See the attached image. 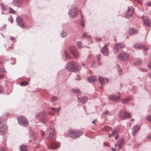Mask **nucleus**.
<instances>
[{
    "mask_svg": "<svg viewBox=\"0 0 151 151\" xmlns=\"http://www.w3.org/2000/svg\"><path fill=\"white\" fill-rule=\"evenodd\" d=\"M78 63L76 62L73 61L68 63L67 68L70 71L76 72L78 70Z\"/></svg>",
    "mask_w": 151,
    "mask_h": 151,
    "instance_id": "nucleus-1",
    "label": "nucleus"
},
{
    "mask_svg": "<svg viewBox=\"0 0 151 151\" xmlns=\"http://www.w3.org/2000/svg\"><path fill=\"white\" fill-rule=\"evenodd\" d=\"M118 115L119 118L122 120L127 119L131 117L129 113L123 110L119 111Z\"/></svg>",
    "mask_w": 151,
    "mask_h": 151,
    "instance_id": "nucleus-2",
    "label": "nucleus"
},
{
    "mask_svg": "<svg viewBox=\"0 0 151 151\" xmlns=\"http://www.w3.org/2000/svg\"><path fill=\"white\" fill-rule=\"evenodd\" d=\"M17 120L20 125L24 127L29 125V122L25 117L22 116H19L17 118Z\"/></svg>",
    "mask_w": 151,
    "mask_h": 151,
    "instance_id": "nucleus-3",
    "label": "nucleus"
},
{
    "mask_svg": "<svg viewBox=\"0 0 151 151\" xmlns=\"http://www.w3.org/2000/svg\"><path fill=\"white\" fill-rule=\"evenodd\" d=\"M82 133L81 131H70L68 134V136L69 137L73 139L76 138L77 137L80 136L82 135Z\"/></svg>",
    "mask_w": 151,
    "mask_h": 151,
    "instance_id": "nucleus-4",
    "label": "nucleus"
},
{
    "mask_svg": "<svg viewBox=\"0 0 151 151\" xmlns=\"http://www.w3.org/2000/svg\"><path fill=\"white\" fill-rule=\"evenodd\" d=\"M69 50L74 57L77 58L78 57V52L76 47L74 46H70L69 47Z\"/></svg>",
    "mask_w": 151,
    "mask_h": 151,
    "instance_id": "nucleus-5",
    "label": "nucleus"
},
{
    "mask_svg": "<svg viewBox=\"0 0 151 151\" xmlns=\"http://www.w3.org/2000/svg\"><path fill=\"white\" fill-rule=\"evenodd\" d=\"M69 14L72 17H75L78 14V11L77 8L76 6L72 7L68 12Z\"/></svg>",
    "mask_w": 151,
    "mask_h": 151,
    "instance_id": "nucleus-6",
    "label": "nucleus"
},
{
    "mask_svg": "<svg viewBox=\"0 0 151 151\" xmlns=\"http://www.w3.org/2000/svg\"><path fill=\"white\" fill-rule=\"evenodd\" d=\"M118 59L121 60L127 61L129 58V55L127 53L122 52L119 54L117 56Z\"/></svg>",
    "mask_w": 151,
    "mask_h": 151,
    "instance_id": "nucleus-7",
    "label": "nucleus"
},
{
    "mask_svg": "<svg viewBox=\"0 0 151 151\" xmlns=\"http://www.w3.org/2000/svg\"><path fill=\"white\" fill-rule=\"evenodd\" d=\"M7 127L2 122L0 121V134L4 135L6 133Z\"/></svg>",
    "mask_w": 151,
    "mask_h": 151,
    "instance_id": "nucleus-8",
    "label": "nucleus"
},
{
    "mask_svg": "<svg viewBox=\"0 0 151 151\" xmlns=\"http://www.w3.org/2000/svg\"><path fill=\"white\" fill-rule=\"evenodd\" d=\"M0 5L1 6V9L4 11L7 10L8 12H7V13H11L12 14H15V11L13 9L10 7H9L7 9L6 7L3 4L1 3Z\"/></svg>",
    "mask_w": 151,
    "mask_h": 151,
    "instance_id": "nucleus-9",
    "label": "nucleus"
},
{
    "mask_svg": "<svg viewBox=\"0 0 151 151\" xmlns=\"http://www.w3.org/2000/svg\"><path fill=\"white\" fill-rule=\"evenodd\" d=\"M47 120V115L46 114V112L44 111L40 116L39 121L40 122L44 123Z\"/></svg>",
    "mask_w": 151,
    "mask_h": 151,
    "instance_id": "nucleus-10",
    "label": "nucleus"
},
{
    "mask_svg": "<svg viewBox=\"0 0 151 151\" xmlns=\"http://www.w3.org/2000/svg\"><path fill=\"white\" fill-rule=\"evenodd\" d=\"M109 45V44L105 45L101 50V53L104 55L108 56L109 55V51L107 47Z\"/></svg>",
    "mask_w": 151,
    "mask_h": 151,
    "instance_id": "nucleus-11",
    "label": "nucleus"
},
{
    "mask_svg": "<svg viewBox=\"0 0 151 151\" xmlns=\"http://www.w3.org/2000/svg\"><path fill=\"white\" fill-rule=\"evenodd\" d=\"M134 11L132 6H129L128 9V10L125 15L126 17L129 18L131 17L133 14Z\"/></svg>",
    "mask_w": 151,
    "mask_h": 151,
    "instance_id": "nucleus-12",
    "label": "nucleus"
},
{
    "mask_svg": "<svg viewBox=\"0 0 151 151\" xmlns=\"http://www.w3.org/2000/svg\"><path fill=\"white\" fill-rule=\"evenodd\" d=\"M16 22L18 25L21 27L23 28H25L27 26L23 22L21 18L20 17H18L16 19Z\"/></svg>",
    "mask_w": 151,
    "mask_h": 151,
    "instance_id": "nucleus-13",
    "label": "nucleus"
},
{
    "mask_svg": "<svg viewBox=\"0 0 151 151\" xmlns=\"http://www.w3.org/2000/svg\"><path fill=\"white\" fill-rule=\"evenodd\" d=\"M121 95L116 96L114 95H112L109 96V99L114 101H115L119 102L120 101V97Z\"/></svg>",
    "mask_w": 151,
    "mask_h": 151,
    "instance_id": "nucleus-14",
    "label": "nucleus"
},
{
    "mask_svg": "<svg viewBox=\"0 0 151 151\" xmlns=\"http://www.w3.org/2000/svg\"><path fill=\"white\" fill-rule=\"evenodd\" d=\"M124 47L123 45L120 44H115L114 46V50L115 52L117 53L122 48Z\"/></svg>",
    "mask_w": 151,
    "mask_h": 151,
    "instance_id": "nucleus-15",
    "label": "nucleus"
},
{
    "mask_svg": "<svg viewBox=\"0 0 151 151\" xmlns=\"http://www.w3.org/2000/svg\"><path fill=\"white\" fill-rule=\"evenodd\" d=\"M142 18L143 19V23L144 25L149 27H151V22L148 19V18L146 17H143Z\"/></svg>",
    "mask_w": 151,
    "mask_h": 151,
    "instance_id": "nucleus-16",
    "label": "nucleus"
},
{
    "mask_svg": "<svg viewBox=\"0 0 151 151\" xmlns=\"http://www.w3.org/2000/svg\"><path fill=\"white\" fill-rule=\"evenodd\" d=\"M139 127L138 125L134 126L132 128L133 130L132 132V134L134 136H135L137 132L139 131Z\"/></svg>",
    "mask_w": 151,
    "mask_h": 151,
    "instance_id": "nucleus-17",
    "label": "nucleus"
},
{
    "mask_svg": "<svg viewBox=\"0 0 151 151\" xmlns=\"http://www.w3.org/2000/svg\"><path fill=\"white\" fill-rule=\"evenodd\" d=\"M55 132L52 129L48 130L46 136L47 138L48 139H50L53 136Z\"/></svg>",
    "mask_w": 151,
    "mask_h": 151,
    "instance_id": "nucleus-18",
    "label": "nucleus"
},
{
    "mask_svg": "<svg viewBox=\"0 0 151 151\" xmlns=\"http://www.w3.org/2000/svg\"><path fill=\"white\" fill-rule=\"evenodd\" d=\"M138 32L134 28L130 27L129 29V34L131 35L137 33Z\"/></svg>",
    "mask_w": 151,
    "mask_h": 151,
    "instance_id": "nucleus-19",
    "label": "nucleus"
},
{
    "mask_svg": "<svg viewBox=\"0 0 151 151\" xmlns=\"http://www.w3.org/2000/svg\"><path fill=\"white\" fill-rule=\"evenodd\" d=\"M23 0H14L13 4L14 6H19L22 4V2Z\"/></svg>",
    "mask_w": 151,
    "mask_h": 151,
    "instance_id": "nucleus-20",
    "label": "nucleus"
},
{
    "mask_svg": "<svg viewBox=\"0 0 151 151\" xmlns=\"http://www.w3.org/2000/svg\"><path fill=\"white\" fill-rule=\"evenodd\" d=\"M77 97L79 101L82 103H84L87 101V98L85 96L80 97L77 96Z\"/></svg>",
    "mask_w": 151,
    "mask_h": 151,
    "instance_id": "nucleus-21",
    "label": "nucleus"
},
{
    "mask_svg": "<svg viewBox=\"0 0 151 151\" xmlns=\"http://www.w3.org/2000/svg\"><path fill=\"white\" fill-rule=\"evenodd\" d=\"M124 142L123 139L121 138L119 140L117 144L119 149L122 147V146L124 145Z\"/></svg>",
    "mask_w": 151,
    "mask_h": 151,
    "instance_id": "nucleus-22",
    "label": "nucleus"
},
{
    "mask_svg": "<svg viewBox=\"0 0 151 151\" xmlns=\"http://www.w3.org/2000/svg\"><path fill=\"white\" fill-rule=\"evenodd\" d=\"M142 63V60L138 58L135 60L134 64L135 65L138 66L141 65Z\"/></svg>",
    "mask_w": 151,
    "mask_h": 151,
    "instance_id": "nucleus-23",
    "label": "nucleus"
},
{
    "mask_svg": "<svg viewBox=\"0 0 151 151\" xmlns=\"http://www.w3.org/2000/svg\"><path fill=\"white\" fill-rule=\"evenodd\" d=\"M134 47L135 48H141L146 50H148V49L146 48L145 46L141 44L135 45L134 46Z\"/></svg>",
    "mask_w": 151,
    "mask_h": 151,
    "instance_id": "nucleus-24",
    "label": "nucleus"
},
{
    "mask_svg": "<svg viewBox=\"0 0 151 151\" xmlns=\"http://www.w3.org/2000/svg\"><path fill=\"white\" fill-rule=\"evenodd\" d=\"M51 147L53 149H55L58 147L57 143L54 142H51Z\"/></svg>",
    "mask_w": 151,
    "mask_h": 151,
    "instance_id": "nucleus-25",
    "label": "nucleus"
},
{
    "mask_svg": "<svg viewBox=\"0 0 151 151\" xmlns=\"http://www.w3.org/2000/svg\"><path fill=\"white\" fill-rule=\"evenodd\" d=\"M88 80L89 82H93L96 80V78L95 76H91L88 78Z\"/></svg>",
    "mask_w": 151,
    "mask_h": 151,
    "instance_id": "nucleus-26",
    "label": "nucleus"
},
{
    "mask_svg": "<svg viewBox=\"0 0 151 151\" xmlns=\"http://www.w3.org/2000/svg\"><path fill=\"white\" fill-rule=\"evenodd\" d=\"M20 151H27V146L21 145L20 147Z\"/></svg>",
    "mask_w": 151,
    "mask_h": 151,
    "instance_id": "nucleus-27",
    "label": "nucleus"
},
{
    "mask_svg": "<svg viewBox=\"0 0 151 151\" xmlns=\"http://www.w3.org/2000/svg\"><path fill=\"white\" fill-rule=\"evenodd\" d=\"M119 131L118 129H115L113 131L112 133V134H109L108 135V136L109 137H110L111 136H113L114 135H116L117 133V132Z\"/></svg>",
    "mask_w": 151,
    "mask_h": 151,
    "instance_id": "nucleus-28",
    "label": "nucleus"
},
{
    "mask_svg": "<svg viewBox=\"0 0 151 151\" xmlns=\"http://www.w3.org/2000/svg\"><path fill=\"white\" fill-rule=\"evenodd\" d=\"M131 98L129 97H128L126 98L125 99H123L122 101V103L123 104L127 103L130 100Z\"/></svg>",
    "mask_w": 151,
    "mask_h": 151,
    "instance_id": "nucleus-29",
    "label": "nucleus"
},
{
    "mask_svg": "<svg viewBox=\"0 0 151 151\" xmlns=\"http://www.w3.org/2000/svg\"><path fill=\"white\" fill-rule=\"evenodd\" d=\"M61 109L60 107L59 108H56L52 107L50 108V109L53 110L54 112H57L59 111Z\"/></svg>",
    "mask_w": 151,
    "mask_h": 151,
    "instance_id": "nucleus-30",
    "label": "nucleus"
},
{
    "mask_svg": "<svg viewBox=\"0 0 151 151\" xmlns=\"http://www.w3.org/2000/svg\"><path fill=\"white\" fill-rule=\"evenodd\" d=\"M111 130V128L108 126L105 127L104 128V130L106 132H108Z\"/></svg>",
    "mask_w": 151,
    "mask_h": 151,
    "instance_id": "nucleus-31",
    "label": "nucleus"
},
{
    "mask_svg": "<svg viewBox=\"0 0 151 151\" xmlns=\"http://www.w3.org/2000/svg\"><path fill=\"white\" fill-rule=\"evenodd\" d=\"M99 80L100 82L102 85L104 83L105 79L104 78L102 77H100L99 78Z\"/></svg>",
    "mask_w": 151,
    "mask_h": 151,
    "instance_id": "nucleus-32",
    "label": "nucleus"
},
{
    "mask_svg": "<svg viewBox=\"0 0 151 151\" xmlns=\"http://www.w3.org/2000/svg\"><path fill=\"white\" fill-rule=\"evenodd\" d=\"M29 83L27 81H24L21 82L20 85L21 86H26L28 85Z\"/></svg>",
    "mask_w": 151,
    "mask_h": 151,
    "instance_id": "nucleus-33",
    "label": "nucleus"
},
{
    "mask_svg": "<svg viewBox=\"0 0 151 151\" xmlns=\"http://www.w3.org/2000/svg\"><path fill=\"white\" fill-rule=\"evenodd\" d=\"M67 35V33L63 31L62 33L60 34V36L62 37H64Z\"/></svg>",
    "mask_w": 151,
    "mask_h": 151,
    "instance_id": "nucleus-34",
    "label": "nucleus"
},
{
    "mask_svg": "<svg viewBox=\"0 0 151 151\" xmlns=\"http://www.w3.org/2000/svg\"><path fill=\"white\" fill-rule=\"evenodd\" d=\"M82 36L83 37H85L86 38H88L90 37V36L88 35L85 32H84L82 35Z\"/></svg>",
    "mask_w": 151,
    "mask_h": 151,
    "instance_id": "nucleus-35",
    "label": "nucleus"
},
{
    "mask_svg": "<svg viewBox=\"0 0 151 151\" xmlns=\"http://www.w3.org/2000/svg\"><path fill=\"white\" fill-rule=\"evenodd\" d=\"M146 119L151 123V116L150 115H147L146 116Z\"/></svg>",
    "mask_w": 151,
    "mask_h": 151,
    "instance_id": "nucleus-36",
    "label": "nucleus"
},
{
    "mask_svg": "<svg viewBox=\"0 0 151 151\" xmlns=\"http://www.w3.org/2000/svg\"><path fill=\"white\" fill-rule=\"evenodd\" d=\"M72 91L73 92L75 93H78V94H79L80 93V91L78 89H73Z\"/></svg>",
    "mask_w": 151,
    "mask_h": 151,
    "instance_id": "nucleus-37",
    "label": "nucleus"
},
{
    "mask_svg": "<svg viewBox=\"0 0 151 151\" xmlns=\"http://www.w3.org/2000/svg\"><path fill=\"white\" fill-rule=\"evenodd\" d=\"M51 100L53 102L57 101L58 99V98L56 96H53L51 98Z\"/></svg>",
    "mask_w": 151,
    "mask_h": 151,
    "instance_id": "nucleus-38",
    "label": "nucleus"
},
{
    "mask_svg": "<svg viewBox=\"0 0 151 151\" xmlns=\"http://www.w3.org/2000/svg\"><path fill=\"white\" fill-rule=\"evenodd\" d=\"M6 72L4 68L0 69V74H4V72Z\"/></svg>",
    "mask_w": 151,
    "mask_h": 151,
    "instance_id": "nucleus-39",
    "label": "nucleus"
},
{
    "mask_svg": "<svg viewBox=\"0 0 151 151\" xmlns=\"http://www.w3.org/2000/svg\"><path fill=\"white\" fill-rule=\"evenodd\" d=\"M77 46L79 48L82 47V43L81 42H78L77 43Z\"/></svg>",
    "mask_w": 151,
    "mask_h": 151,
    "instance_id": "nucleus-40",
    "label": "nucleus"
},
{
    "mask_svg": "<svg viewBox=\"0 0 151 151\" xmlns=\"http://www.w3.org/2000/svg\"><path fill=\"white\" fill-rule=\"evenodd\" d=\"M109 114L110 115H111L110 114L109 111L108 110H106L103 114L102 115L105 114L106 115H107L108 114Z\"/></svg>",
    "mask_w": 151,
    "mask_h": 151,
    "instance_id": "nucleus-41",
    "label": "nucleus"
},
{
    "mask_svg": "<svg viewBox=\"0 0 151 151\" xmlns=\"http://www.w3.org/2000/svg\"><path fill=\"white\" fill-rule=\"evenodd\" d=\"M101 55L100 54L98 55L97 56V60L99 62V61L100 60V59L101 58Z\"/></svg>",
    "mask_w": 151,
    "mask_h": 151,
    "instance_id": "nucleus-42",
    "label": "nucleus"
},
{
    "mask_svg": "<svg viewBox=\"0 0 151 151\" xmlns=\"http://www.w3.org/2000/svg\"><path fill=\"white\" fill-rule=\"evenodd\" d=\"M117 145L115 144V145L111 147V149L113 151H115L116 147Z\"/></svg>",
    "mask_w": 151,
    "mask_h": 151,
    "instance_id": "nucleus-43",
    "label": "nucleus"
},
{
    "mask_svg": "<svg viewBox=\"0 0 151 151\" xmlns=\"http://www.w3.org/2000/svg\"><path fill=\"white\" fill-rule=\"evenodd\" d=\"M81 24L83 27H84V22L83 19H82V21L81 22Z\"/></svg>",
    "mask_w": 151,
    "mask_h": 151,
    "instance_id": "nucleus-44",
    "label": "nucleus"
},
{
    "mask_svg": "<svg viewBox=\"0 0 151 151\" xmlns=\"http://www.w3.org/2000/svg\"><path fill=\"white\" fill-rule=\"evenodd\" d=\"M9 19L10 21V22L12 23L13 22V18L12 16H10L9 17Z\"/></svg>",
    "mask_w": 151,
    "mask_h": 151,
    "instance_id": "nucleus-45",
    "label": "nucleus"
},
{
    "mask_svg": "<svg viewBox=\"0 0 151 151\" xmlns=\"http://www.w3.org/2000/svg\"><path fill=\"white\" fill-rule=\"evenodd\" d=\"M80 76L78 75L76 76V77L75 78V79L77 80H79L80 79Z\"/></svg>",
    "mask_w": 151,
    "mask_h": 151,
    "instance_id": "nucleus-46",
    "label": "nucleus"
},
{
    "mask_svg": "<svg viewBox=\"0 0 151 151\" xmlns=\"http://www.w3.org/2000/svg\"><path fill=\"white\" fill-rule=\"evenodd\" d=\"M118 70L119 72V73L120 74H122V70H121V69L119 68H118Z\"/></svg>",
    "mask_w": 151,
    "mask_h": 151,
    "instance_id": "nucleus-47",
    "label": "nucleus"
},
{
    "mask_svg": "<svg viewBox=\"0 0 151 151\" xmlns=\"http://www.w3.org/2000/svg\"><path fill=\"white\" fill-rule=\"evenodd\" d=\"M0 151H6V148L4 147H2L0 149Z\"/></svg>",
    "mask_w": 151,
    "mask_h": 151,
    "instance_id": "nucleus-48",
    "label": "nucleus"
},
{
    "mask_svg": "<svg viewBox=\"0 0 151 151\" xmlns=\"http://www.w3.org/2000/svg\"><path fill=\"white\" fill-rule=\"evenodd\" d=\"M140 70L142 72H146L147 71V70L145 68H142L140 69Z\"/></svg>",
    "mask_w": 151,
    "mask_h": 151,
    "instance_id": "nucleus-49",
    "label": "nucleus"
},
{
    "mask_svg": "<svg viewBox=\"0 0 151 151\" xmlns=\"http://www.w3.org/2000/svg\"><path fill=\"white\" fill-rule=\"evenodd\" d=\"M4 76V74H0V79L3 78Z\"/></svg>",
    "mask_w": 151,
    "mask_h": 151,
    "instance_id": "nucleus-50",
    "label": "nucleus"
},
{
    "mask_svg": "<svg viewBox=\"0 0 151 151\" xmlns=\"http://www.w3.org/2000/svg\"><path fill=\"white\" fill-rule=\"evenodd\" d=\"M147 5L148 6H151V2L149 1L147 3Z\"/></svg>",
    "mask_w": 151,
    "mask_h": 151,
    "instance_id": "nucleus-51",
    "label": "nucleus"
},
{
    "mask_svg": "<svg viewBox=\"0 0 151 151\" xmlns=\"http://www.w3.org/2000/svg\"><path fill=\"white\" fill-rule=\"evenodd\" d=\"M3 88L2 87L0 86V93L2 92Z\"/></svg>",
    "mask_w": 151,
    "mask_h": 151,
    "instance_id": "nucleus-52",
    "label": "nucleus"
},
{
    "mask_svg": "<svg viewBox=\"0 0 151 151\" xmlns=\"http://www.w3.org/2000/svg\"><path fill=\"white\" fill-rule=\"evenodd\" d=\"M96 40L99 41H101L102 40V39L101 38H97L96 39Z\"/></svg>",
    "mask_w": 151,
    "mask_h": 151,
    "instance_id": "nucleus-53",
    "label": "nucleus"
},
{
    "mask_svg": "<svg viewBox=\"0 0 151 151\" xmlns=\"http://www.w3.org/2000/svg\"><path fill=\"white\" fill-rule=\"evenodd\" d=\"M96 121H97V120L96 119L95 120H94V121H93L92 122V123L94 125H95V124L96 122Z\"/></svg>",
    "mask_w": 151,
    "mask_h": 151,
    "instance_id": "nucleus-54",
    "label": "nucleus"
},
{
    "mask_svg": "<svg viewBox=\"0 0 151 151\" xmlns=\"http://www.w3.org/2000/svg\"><path fill=\"white\" fill-rule=\"evenodd\" d=\"M10 39L12 40H15V38L14 37L11 36L10 37Z\"/></svg>",
    "mask_w": 151,
    "mask_h": 151,
    "instance_id": "nucleus-55",
    "label": "nucleus"
},
{
    "mask_svg": "<svg viewBox=\"0 0 151 151\" xmlns=\"http://www.w3.org/2000/svg\"><path fill=\"white\" fill-rule=\"evenodd\" d=\"M148 68H150L151 70V63H149L148 64Z\"/></svg>",
    "mask_w": 151,
    "mask_h": 151,
    "instance_id": "nucleus-56",
    "label": "nucleus"
},
{
    "mask_svg": "<svg viewBox=\"0 0 151 151\" xmlns=\"http://www.w3.org/2000/svg\"><path fill=\"white\" fill-rule=\"evenodd\" d=\"M3 63V61L0 58V64H2Z\"/></svg>",
    "mask_w": 151,
    "mask_h": 151,
    "instance_id": "nucleus-57",
    "label": "nucleus"
},
{
    "mask_svg": "<svg viewBox=\"0 0 151 151\" xmlns=\"http://www.w3.org/2000/svg\"><path fill=\"white\" fill-rule=\"evenodd\" d=\"M119 137V136L117 134L116 135L115 137V139H116L118 138Z\"/></svg>",
    "mask_w": 151,
    "mask_h": 151,
    "instance_id": "nucleus-58",
    "label": "nucleus"
},
{
    "mask_svg": "<svg viewBox=\"0 0 151 151\" xmlns=\"http://www.w3.org/2000/svg\"><path fill=\"white\" fill-rule=\"evenodd\" d=\"M45 134V133H44V132H41V135L42 136H44V135Z\"/></svg>",
    "mask_w": 151,
    "mask_h": 151,
    "instance_id": "nucleus-59",
    "label": "nucleus"
},
{
    "mask_svg": "<svg viewBox=\"0 0 151 151\" xmlns=\"http://www.w3.org/2000/svg\"><path fill=\"white\" fill-rule=\"evenodd\" d=\"M96 65V63H93L92 65V66L93 67H94Z\"/></svg>",
    "mask_w": 151,
    "mask_h": 151,
    "instance_id": "nucleus-60",
    "label": "nucleus"
},
{
    "mask_svg": "<svg viewBox=\"0 0 151 151\" xmlns=\"http://www.w3.org/2000/svg\"><path fill=\"white\" fill-rule=\"evenodd\" d=\"M148 76L150 78H151V72L150 73L148 74Z\"/></svg>",
    "mask_w": 151,
    "mask_h": 151,
    "instance_id": "nucleus-61",
    "label": "nucleus"
},
{
    "mask_svg": "<svg viewBox=\"0 0 151 151\" xmlns=\"http://www.w3.org/2000/svg\"><path fill=\"white\" fill-rule=\"evenodd\" d=\"M120 88H121L123 86L122 84V83H120Z\"/></svg>",
    "mask_w": 151,
    "mask_h": 151,
    "instance_id": "nucleus-62",
    "label": "nucleus"
},
{
    "mask_svg": "<svg viewBox=\"0 0 151 151\" xmlns=\"http://www.w3.org/2000/svg\"><path fill=\"white\" fill-rule=\"evenodd\" d=\"M13 48V47L12 46H10V47H9V49H12V48Z\"/></svg>",
    "mask_w": 151,
    "mask_h": 151,
    "instance_id": "nucleus-63",
    "label": "nucleus"
},
{
    "mask_svg": "<svg viewBox=\"0 0 151 151\" xmlns=\"http://www.w3.org/2000/svg\"><path fill=\"white\" fill-rule=\"evenodd\" d=\"M106 81L108 82H109V79L107 78H106Z\"/></svg>",
    "mask_w": 151,
    "mask_h": 151,
    "instance_id": "nucleus-64",
    "label": "nucleus"
}]
</instances>
